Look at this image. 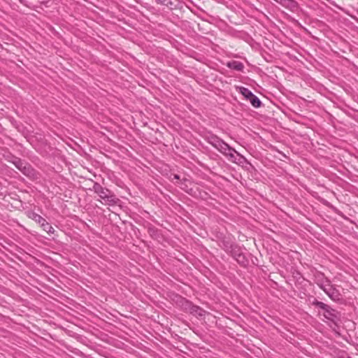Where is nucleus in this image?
I'll return each mask as SVG.
<instances>
[{
	"mask_svg": "<svg viewBox=\"0 0 358 358\" xmlns=\"http://www.w3.org/2000/svg\"><path fill=\"white\" fill-rule=\"evenodd\" d=\"M224 246L227 250H228L229 248L232 249V250H231L232 256L237 261V262L238 264H240L242 266H246L248 264V261L247 258L242 252H239V250H236L235 249H233L231 245H230V246L229 247L228 244L227 245L224 244Z\"/></svg>",
	"mask_w": 358,
	"mask_h": 358,
	"instance_id": "nucleus-3",
	"label": "nucleus"
},
{
	"mask_svg": "<svg viewBox=\"0 0 358 358\" xmlns=\"http://www.w3.org/2000/svg\"><path fill=\"white\" fill-rule=\"evenodd\" d=\"M314 281L317 286L323 289L331 282L324 273L317 271L314 273Z\"/></svg>",
	"mask_w": 358,
	"mask_h": 358,
	"instance_id": "nucleus-4",
	"label": "nucleus"
},
{
	"mask_svg": "<svg viewBox=\"0 0 358 358\" xmlns=\"http://www.w3.org/2000/svg\"><path fill=\"white\" fill-rule=\"evenodd\" d=\"M322 290L334 301L337 302L342 299L340 292L331 285V282Z\"/></svg>",
	"mask_w": 358,
	"mask_h": 358,
	"instance_id": "nucleus-2",
	"label": "nucleus"
},
{
	"mask_svg": "<svg viewBox=\"0 0 358 358\" xmlns=\"http://www.w3.org/2000/svg\"><path fill=\"white\" fill-rule=\"evenodd\" d=\"M313 305L323 310L324 311L323 313L324 317L334 324H336L340 320V313L332 308L330 306L317 300H315L313 302Z\"/></svg>",
	"mask_w": 358,
	"mask_h": 358,
	"instance_id": "nucleus-1",
	"label": "nucleus"
},
{
	"mask_svg": "<svg viewBox=\"0 0 358 358\" xmlns=\"http://www.w3.org/2000/svg\"><path fill=\"white\" fill-rule=\"evenodd\" d=\"M221 153L226 152V150H234V148L230 147L227 143H225L223 140L219 144V145L216 148Z\"/></svg>",
	"mask_w": 358,
	"mask_h": 358,
	"instance_id": "nucleus-13",
	"label": "nucleus"
},
{
	"mask_svg": "<svg viewBox=\"0 0 358 358\" xmlns=\"http://www.w3.org/2000/svg\"><path fill=\"white\" fill-rule=\"evenodd\" d=\"M29 217L31 218L33 220L36 222L37 223L40 224L41 225L43 224V222H45V219L41 217L40 215L36 213H31Z\"/></svg>",
	"mask_w": 358,
	"mask_h": 358,
	"instance_id": "nucleus-15",
	"label": "nucleus"
},
{
	"mask_svg": "<svg viewBox=\"0 0 358 358\" xmlns=\"http://www.w3.org/2000/svg\"><path fill=\"white\" fill-rule=\"evenodd\" d=\"M230 152H236V150L234 149V150H226V152H223L222 154L227 157V155L230 153Z\"/></svg>",
	"mask_w": 358,
	"mask_h": 358,
	"instance_id": "nucleus-18",
	"label": "nucleus"
},
{
	"mask_svg": "<svg viewBox=\"0 0 358 358\" xmlns=\"http://www.w3.org/2000/svg\"><path fill=\"white\" fill-rule=\"evenodd\" d=\"M166 0H157L159 3H164Z\"/></svg>",
	"mask_w": 358,
	"mask_h": 358,
	"instance_id": "nucleus-19",
	"label": "nucleus"
},
{
	"mask_svg": "<svg viewBox=\"0 0 358 358\" xmlns=\"http://www.w3.org/2000/svg\"><path fill=\"white\" fill-rule=\"evenodd\" d=\"M235 152H230V153L227 155V157H229V159L230 160H231L232 162H235L236 160V157L234 155V153Z\"/></svg>",
	"mask_w": 358,
	"mask_h": 358,
	"instance_id": "nucleus-17",
	"label": "nucleus"
},
{
	"mask_svg": "<svg viewBox=\"0 0 358 358\" xmlns=\"http://www.w3.org/2000/svg\"><path fill=\"white\" fill-rule=\"evenodd\" d=\"M12 162L17 169L23 172L24 174L26 173V166L24 163L20 159L14 157V159Z\"/></svg>",
	"mask_w": 358,
	"mask_h": 358,
	"instance_id": "nucleus-10",
	"label": "nucleus"
},
{
	"mask_svg": "<svg viewBox=\"0 0 358 358\" xmlns=\"http://www.w3.org/2000/svg\"><path fill=\"white\" fill-rule=\"evenodd\" d=\"M222 141V140L221 138L215 135H210L208 137V142L215 148L219 145Z\"/></svg>",
	"mask_w": 358,
	"mask_h": 358,
	"instance_id": "nucleus-11",
	"label": "nucleus"
},
{
	"mask_svg": "<svg viewBox=\"0 0 358 358\" xmlns=\"http://www.w3.org/2000/svg\"><path fill=\"white\" fill-rule=\"evenodd\" d=\"M189 312L195 316H203L206 311L198 306L189 304Z\"/></svg>",
	"mask_w": 358,
	"mask_h": 358,
	"instance_id": "nucleus-9",
	"label": "nucleus"
},
{
	"mask_svg": "<svg viewBox=\"0 0 358 358\" xmlns=\"http://www.w3.org/2000/svg\"><path fill=\"white\" fill-rule=\"evenodd\" d=\"M238 92L248 101L250 97H251L254 94L248 88L245 87H237Z\"/></svg>",
	"mask_w": 358,
	"mask_h": 358,
	"instance_id": "nucleus-12",
	"label": "nucleus"
},
{
	"mask_svg": "<svg viewBox=\"0 0 358 358\" xmlns=\"http://www.w3.org/2000/svg\"><path fill=\"white\" fill-rule=\"evenodd\" d=\"M175 178H178L179 177H178L177 175H176V176H175Z\"/></svg>",
	"mask_w": 358,
	"mask_h": 358,
	"instance_id": "nucleus-20",
	"label": "nucleus"
},
{
	"mask_svg": "<svg viewBox=\"0 0 358 358\" xmlns=\"http://www.w3.org/2000/svg\"><path fill=\"white\" fill-rule=\"evenodd\" d=\"M41 227L49 234H53L55 232L53 227L46 220L43 222Z\"/></svg>",
	"mask_w": 358,
	"mask_h": 358,
	"instance_id": "nucleus-16",
	"label": "nucleus"
},
{
	"mask_svg": "<svg viewBox=\"0 0 358 358\" xmlns=\"http://www.w3.org/2000/svg\"><path fill=\"white\" fill-rule=\"evenodd\" d=\"M120 201V200L111 192L110 194H108L101 202L104 205L115 206L117 205Z\"/></svg>",
	"mask_w": 358,
	"mask_h": 358,
	"instance_id": "nucleus-7",
	"label": "nucleus"
},
{
	"mask_svg": "<svg viewBox=\"0 0 358 358\" xmlns=\"http://www.w3.org/2000/svg\"><path fill=\"white\" fill-rule=\"evenodd\" d=\"M227 66L229 69L236 70L238 71H243V69H244V65L242 62H241L239 61H235V60L229 62L227 63Z\"/></svg>",
	"mask_w": 358,
	"mask_h": 358,
	"instance_id": "nucleus-8",
	"label": "nucleus"
},
{
	"mask_svg": "<svg viewBox=\"0 0 358 358\" xmlns=\"http://www.w3.org/2000/svg\"><path fill=\"white\" fill-rule=\"evenodd\" d=\"M93 191L99 195L100 199L103 200L105 197L110 194L111 191L106 187H102L99 183L94 182L92 188Z\"/></svg>",
	"mask_w": 358,
	"mask_h": 358,
	"instance_id": "nucleus-5",
	"label": "nucleus"
},
{
	"mask_svg": "<svg viewBox=\"0 0 358 358\" xmlns=\"http://www.w3.org/2000/svg\"><path fill=\"white\" fill-rule=\"evenodd\" d=\"M252 106L255 108H259L262 105V102L260 99L255 94H253L251 97H250L248 100Z\"/></svg>",
	"mask_w": 358,
	"mask_h": 358,
	"instance_id": "nucleus-14",
	"label": "nucleus"
},
{
	"mask_svg": "<svg viewBox=\"0 0 358 358\" xmlns=\"http://www.w3.org/2000/svg\"><path fill=\"white\" fill-rule=\"evenodd\" d=\"M278 3L292 12L296 11L299 8V3L295 0H279Z\"/></svg>",
	"mask_w": 358,
	"mask_h": 358,
	"instance_id": "nucleus-6",
	"label": "nucleus"
}]
</instances>
